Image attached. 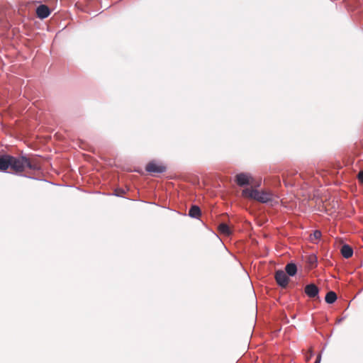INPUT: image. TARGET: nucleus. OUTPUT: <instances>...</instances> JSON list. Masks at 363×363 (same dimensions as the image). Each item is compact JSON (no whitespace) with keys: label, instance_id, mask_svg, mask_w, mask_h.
Listing matches in <instances>:
<instances>
[{"label":"nucleus","instance_id":"obj_4","mask_svg":"<svg viewBox=\"0 0 363 363\" xmlns=\"http://www.w3.org/2000/svg\"><path fill=\"white\" fill-rule=\"evenodd\" d=\"M145 170L151 174L162 173L165 172L166 167L160 164L155 162H150L147 164Z\"/></svg>","mask_w":363,"mask_h":363},{"label":"nucleus","instance_id":"obj_5","mask_svg":"<svg viewBox=\"0 0 363 363\" xmlns=\"http://www.w3.org/2000/svg\"><path fill=\"white\" fill-rule=\"evenodd\" d=\"M11 155H3L0 156V171L11 172Z\"/></svg>","mask_w":363,"mask_h":363},{"label":"nucleus","instance_id":"obj_8","mask_svg":"<svg viewBox=\"0 0 363 363\" xmlns=\"http://www.w3.org/2000/svg\"><path fill=\"white\" fill-rule=\"evenodd\" d=\"M250 176L245 173H240L236 175L235 182L238 185L242 186L250 184Z\"/></svg>","mask_w":363,"mask_h":363},{"label":"nucleus","instance_id":"obj_6","mask_svg":"<svg viewBox=\"0 0 363 363\" xmlns=\"http://www.w3.org/2000/svg\"><path fill=\"white\" fill-rule=\"evenodd\" d=\"M304 291L308 297L315 298L318 297L319 289L315 284H310L306 286Z\"/></svg>","mask_w":363,"mask_h":363},{"label":"nucleus","instance_id":"obj_14","mask_svg":"<svg viewBox=\"0 0 363 363\" xmlns=\"http://www.w3.org/2000/svg\"><path fill=\"white\" fill-rule=\"evenodd\" d=\"M321 237V233L319 230L314 231L313 234L311 235V239L312 241L320 239Z\"/></svg>","mask_w":363,"mask_h":363},{"label":"nucleus","instance_id":"obj_15","mask_svg":"<svg viewBox=\"0 0 363 363\" xmlns=\"http://www.w3.org/2000/svg\"><path fill=\"white\" fill-rule=\"evenodd\" d=\"M308 262L309 264L313 267L314 266L317 262V257L315 255H312L308 257Z\"/></svg>","mask_w":363,"mask_h":363},{"label":"nucleus","instance_id":"obj_13","mask_svg":"<svg viewBox=\"0 0 363 363\" xmlns=\"http://www.w3.org/2000/svg\"><path fill=\"white\" fill-rule=\"evenodd\" d=\"M337 294L331 291L327 293L325 300L328 303H333L337 300Z\"/></svg>","mask_w":363,"mask_h":363},{"label":"nucleus","instance_id":"obj_3","mask_svg":"<svg viewBox=\"0 0 363 363\" xmlns=\"http://www.w3.org/2000/svg\"><path fill=\"white\" fill-rule=\"evenodd\" d=\"M274 278L279 286H280L282 288L287 287L289 281V278L288 277V274L282 270L277 271L275 272Z\"/></svg>","mask_w":363,"mask_h":363},{"label":"nucleus","instance_id":"obj_7","mask_svg":"<svg viewBox=\"0 0 363 363\" xmlns=\"http://www.w3.org/2000/svg\"><path fill=\"white\" fill-rule=\"evenodd\" d=\"M50 14V9L45 5H40L36 9V15L39 18L43 19Z\"/></svg>","mask_w":363,"mask_h":363},{"label":"nucleus","instance_id":"obj_12","mask_svg":"<svg viewBox=\"0 0 363 363\" xmlns=\"http://www.w3.org/2000/svg\"><path fill=\"white\" fill-rule=\"evenodd\" d=\"M201 215V210L197 206H192L189 211V216L192 218H199Z\"/></svg>","mask_w":363,"mask_h":363},{"label":"nucleus","instance_id":"obj_10","mask_svg":"<svg viewBox=\"0 0 363 363\" xmlns=\"http://www.w3.org/2000/svg\"><path fill=\"white\" fill-rule=\"evenodd\" d=\"M286 273L289 276H294L297 272V267L294 263H289L285 267Z\"/></svg>","mask_w":363,"mask_h":363},{"label":"nucleus","instance_id":"obj_2","mask_svg":"<svg viewBox=\"0 0 363 363\" xmlns=\"http://www.w3.org/2000/svg\"><path fill=\"white\" fill-rule=\"evenodd\" d=\"M242 195L245 198L256 200L261 203H267L272 199V195L270 192L259 191L253 189H245L242 191Z\"/></svg>","mask_w":363,"mask_h":363},{"label":"nucleus","instance_id":"obj_9","mask_svg":"<svg viewBox=\"0 0 363 363\" xmlns=\"http://www.w3.org/2000/svg\"><path fill=\"white\" fill-rule=\"evenodd\" d=\"M353 248L342 241V257L345 259H349L353 255Z\"/></svg>","mask_w":363,"mask_h":363},{"label":"nucleus","instance_id":"obj_16","mask_svg":"<svg viewBox=\"0 0 363 363\" xmlns=\"http://www.w3.org/2000/svg\"><path fill=\"white\" fill-rule=\"evenodd\" d=\"M313 351H312V349L311 348L308 353L306 354V357H305V359H306V362H309L310 359H311V357H313Z\"/></svg>","mask_w":363,"mask_h":363},{"label":"nucleus","instance_id":"obj_1","mask_svg":"<svg viewBox=\"0 0 363 363\" xmlns=\"http://www.w3.org/2000/svg\"><path fill=\"white\" fill-rule=\"evenodd\" d=\"M40 165L35 160H31L25 156H11V173L21 174L28 169H38Z\"/></svg>","mask_w":363,"mask_h":363},{"label":"nucleus","instance_id":"obj_18","mask_svg":"<svg viewBox=\"0 0 363 363\" xmlns=\"http://www.w3.org/2000/svg\"><path fill=\"white\" fill-rule=\"evenodd\" d=\"M320 360H321V354H319L317 357H316V359H315V363H320Z\"/></svg>","mask_w":363,"mask_h":363},{"label":"nucleus","instance_id":"obj_11","mask_svg":"<svg viewBox=\"0 0 363 363\" xmlns=\"http://www.w3.org/2000/svg\"><path fill=\"white\" fill-rule=\"evenodd\" d=\"M218 229L219 233L224 235H230L232 233L230 227L225 223H220L218 225Z\"/></svg>","mask_w":363,"mask_h":363},{"label":"nucleus","instance_id":"obj_17","mask_svg":"<svg viewBox=\"0 0 363 363\" xmlns=\"http://www.w3.org/2000/svg\"><path fill=\"white\" fill-rule=\"evenodd\" d=\"M359 181L363 184V171H360L357 174Z\"/></svg>","mask_w":363,"mask_h":363}]
</instances>
